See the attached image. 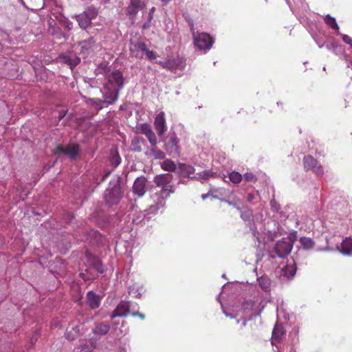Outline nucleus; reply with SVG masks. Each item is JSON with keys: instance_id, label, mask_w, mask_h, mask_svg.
Wrapping results in <instances>:
<instances>
[{"instance_id": "nucleus-1", "label": "nucleus", "mask_w": 352, "mask_h": 352, "mask_svg": "<svg viewBox=\"0 0 352 352\" xmlns=\"http://www.w3.org/2000/svg\"><path fill=\"white\" fill-rule=\"evenodd\" d=\"M188 23L190 30L192 32L195 45L201 50H210L214 42L212 38L208 34L205 32H195L194 23L192 21L188 19Z\"/></svg>"}, {"instance_id": "nucleus-2", "label": "nucleus", "mask_w": 352, "mask_h": 352, "mask_svg": "<svg viewBox=\"0 0 352 352\" xmlns=\"http://www.w3.org/2000/svg\"><path fill=\"white\" fill-rule=\"evenodd\" d=\"M164 149L172 157H179L181 153L179 139L175 133L170 134L164 142Z\"/></svg>"}, {"instance_id": "nucleus-3", "label": "nucleus", "mask_w": 352, "mask_h": 352, "mask_svg": "<svg viewBox=\"0 0 352 352\" xmlns=\"http://www.w3.org/2000/svg\"><path fill=\"white\" fill-rule=\"evenodd\" d=\"M123 195L121 186L117 184L113 187L105 190L104 199L109 206L117 205L120 203Z\"/></svg>"}, {"instance_id": "nucleus-4", "label": "nucleus", "mask_w": 352, "mask_h": 352, "mask_svg": "<svg viewBox=\"0 0 352 352\" xmlns=\"http://www.w3.org/2000/svg\"><path fill=\"white\" fill-rule=\"evenodd\" d=\"M303 166L306 171L311 170L318 176H322L324 174L322 166L316 158L310 155L304 157Z\"/></svg>"}, {"instance_id": "nucleus-5", "label": "nucleus", "mask_w": 352, "mask_h": 352, "mask_svg": "<svg viewBox=\"0 0 352 352\" xmlns=\"http://www.w3.org/2000/svg\"><path fill=\"white\" fill-rule=\"evenodd\" d=\"M255 331L256 324L251 320H245L239 330V335L243 340H252L255 337Z\"/></svg>"}, {"instance_id": "nucleus-6", "label": "nucleus", "mask_w": 352, "mask_h": 352, "mask_svg": "<svg viewBox=\"0 0 352 352\" xmlns=\"http://www.w3.org/2000/svg\"><path fill=\"white\" fill-rule=\"evenodd\" d=\"M107 83L105 85H109V87L118 89L120 91L124 86V77L122 73L120 70H116L109 74L107 77Z\"/></svg>"}, {"instance_id": "nucleus-7", "label": "nucleus", "mask_w": 352, "mask_h": 352, "mask_svg": "<svg viewBox=\"0 0 352 352\" xmlns=\"http://www.w3.org/2000/svg\"><path fill=\"white\" fill-rule=\"evenodd\" d=\"M83 324L84 322H81L78 320H73L67 327L65 336L67 340H75L80 334V332L83 329Z\"/></svg>"}, {"instance_id": "nucleus-8", "label": "nucleus", "mask_w": 352, "mask_h": 352, "mask_svg": "<svg viewBox=\"0 0 352 352\" xmlns=\"http://www.w3.org/2000/svg\"><path fill=\"white\" fill-rule=\"evenodd\" d=\"M80 148L79 145L69 144L66 147L62 145H58L56 148V154H65L67 155L72 160H76L79 155Z\"/></svg>"}, {"instance_id": "nucleus-9", "label": "nucleus", "mask_w": 352, "mask_h": 352, "mask_svg": "<svg viewBox=\"0 0 352 352\" xmlns=\"http://www.w3.org/2000/svg\"><path fill=\"white\" fill-rule=\"evenodd\" d=\"M293 248L290 242H287L285 239L278 241L274 247V252L280 258H285L288 256Z\"/></svg>"}, {"instance_id": "nucleus-10", "label": "nucleus", "mask_w": 352, "mask_h": 352, "mask_svg": "<svg viewBox=\"0 0 352 352\" xmlns=\"http://www.w3.org/2000/svg\"><path fill=\"white\" fill-rule=\"evenodd\" d=\"M154 126L160 137L164 136L167 130L166 123L165 113L164 111L160 112L155 118Z\"/></svg>"}, {"instance_id": "nucleus-11", "label": "nucleus", "mask_w": 352, "mask_h": 352, "mask_svg": "<svg viewBox=\"0 0 352 352\" xmlns=\"http://www.w3.org/2000/svg\"><path fill=\"white\" fill-rule=\"evenodd\" d=\"M91 14V16H89L86 12H84L76 16L78 25L82 29L85 30L91 25V19L97 16L98 11L93 8Z\"/></svg>"}, {"instance_id": "nucleus-12", "label": "nucleus", "mask_w": 352, "mask_h": 352, "mask_svg": "<svg viewBox=\"0 0 352 352\" xmlns=\"http://www.w3.org/2000/svg\"><path fill=\"white\" fill-rule=\"evenodd\" d=\"M147 179L141 176L135 179L132 189L133 192L138 197H142L146 193Z\"/></svg>"}, {"instance_id": "nucleus-13", "label": "nucleus", "mask_w": 352, "mask_h": 352, "mask_svg": "<svg viewBox=\"0 0 352 352\" xmlns=\"http://www.w3.org/2000/svg\"><path fill=\"white\" fill-rule=\"evenodd\" d=\"M105 92L103 94L104 103L108 104H114L118 99L120 91L118 89L109 87V85H104Z\"/></svg>"}, {"instance_id": "nucleus-14", "label": "nucleus", "mask_w": 352, "mask_h": 352, "mask_svg": "<svg viewBox=\"0 0 352 352\" xmlns=\"http://www.w3.org/2000/svg\"><path fill=\"white\" fill-rule=\"evenodd\" d=\"M140 133L144 134L148 139L152 146L157 144V139L155 133L153 132L151 126L148 124H143L140 126Z\"/></svg>"}, {"instance_id": "nucleus-15", "label": "nucleus", "mask_w": 352, "mask_h": 352, "mask_svg": "<svg viewBox=\"0 0 352 352\" xmlns=\"http://www.w3.org/2000/svg\"><path fill=\"white\" fill-rule=\"evenodd\" d=\"M130 310V303L129 301L122 300L116 307L111 314V318L116 317L126 316Z\"/></svg>"}, {"instance_id": "nucleus-16", "label": "nucleus", "mask_w": 352, "mask_h": 352, "mask_svg": "<svg viewBox=\"0 0 352 352\" xmlns=\"http://www.w3.org/2000/svg\"><path fill=\"white\" fill-rule=\"evenodd\" d=\"M146 48V45L141 41L131 42L130 43L131 54L136 58L142 59L143 58L142 52H144Z\"/></svg>"}, {"instance_id": "nucleus-17", "label": "nucleus", "mask_w": 352, "mask_h": 352, "mask_svg": "<svg viewBox=\"0 0 352 352\" xmlns=\"http://www.w3.org/2000/svg\"><path fill=\"white\" fill-rule=\"evenodd\" d=\"M173 176L171 174L163 173L157 175L154 177L153 182L157 187L164 188L168 186H172L170 184L173 180Z\"/></svg>"}, {"instance_id": "nucleus-18", "label": "nucleus", "mask_w": 352, "mask_h": 352, "mask_svg": "<svg viewBox=\"0 0 352 352\" xmlns=\"http://www.w3.org/2000/svg\"><path fill=\"white\" fill-rule=\"evenodd\" d=\"M145 7V3L142 0H130L129 5L126 10L130 16H135L138 12Z\"/></svg>"}, {"instance_id": "nucleus-19", "label": "nucleus", "mask_w": 352, "mask_h": 352, "mask_svg": "<svg viewBox=\"0 0 352 352\" xmlns=\"http://www.w3.org/2000/svg\"><path fill=\"white\" fill-rule=\"evenodd\" d=\"M285 335V330L281 324H276L272 336V344L273 345L281 342L283 336Z\"/></svg>"}, {"instance_id": "nucleus-20", "label": "nucleus", "mask_w": 352, "mask_h": 352, "mask_svg": "<svg viewBox=\"0 0 352 352\" xmlns=\"http://www.w3.org/2000/svg\"><path fill=\"white\" fill-rule=\"evenodd\" d=\"M296 272V266L294 261L287 263L280 272V276H284L287 280H291L295 276Z\"/></svg>"}, {"instance_id": "nucleus-21", "label": "nucleus", "mask_w": 352, "mask_h": 352, "mask_svg": "<svg viewBox=\"0 0 352 352\" xmlns=\"http://www.w3.org/2000/svg\"><path fill=\"white\" fill-rule=\"evenodd\" d=\"M95 43L96 41L94 37H90L87 40L80 42L79 45L81 47V53L86 55L89 54V52L93 50Z\"/></svg>"}, {"instance_id": "nucleus-22", "label": "nucleus", "mask_w": 352, "mask_h": 352, "mask_svg": "<svg viewBox=\"0 0 352 352\" xmlns=\"http://www.w3.org/2000/svg\"><path fill=\"white\" fill-rule=\"evenodd\" d=\"M340 251L342 254L347 256L352 255V239L346 238L341 243Z\"/></svg>"}, {"instance_id": "nucleus-23", "label": "nucleus", "mask_w": 352, "mask_h": 352, "mask_svg": "<svg viewBox=\"0 0 352 352\" xmlns=\"http://www.w3.org/2000/svg\"><path fill=\"white\" fill-rule=\"evenodd\" d=\"M87 304L92 309L98 308L100 306V302L98 295L93 292H89L87 294Z\"/></svg>"}, {"instance_id": "nucleus-24", "label": "nucleus", "mask_w": 352, "mask_h": 352, "mask_svg": "<svg viewBox=\"0 0 352 352\" xmlns=\"http://www.w3.org/2000/svg\"><path fill=\"white\" fill-rule=\"evenodd\" d=\"M178 172L184 176H190L195 173V169L190 165H187L184 163H179L178 165Z\"/></svg>"}, {"instance_id": "nucleus-25", "label": "nucleus", "mask_w": 352, "mask_h": 352, "mask_svg": "<svg viewBox=\"0 0 352 352\" xmlns=\"http://www.w3.org/2000/svg\"><path fill=\"white\" fill-rule=\"evenodd\" d=\"M109 330L110 326L108 324L101 322L96 324L93 332L94 334L103 336L106 335Z\"/></svg>"}, {"instance_id": "nucleus-26", "label": "nucleus", "mask_w": 352, "mask_h": 352, "mask_svg": "<svg viewBox=\"0 0 352 352\" xmlns=\"http://www.w3.org/2000/svg\"><path fill=\"white\" fill-rule=\"evenodd\" d=\"M161 168L168 172H176L177 168L175 163L170 159H166L161 163Z\"/></svg>"}, {"instance_id": "nucleus-27", "label": "nucleus", "mask_w": 352, "mask_h": 352, "mask_svg": "<svg viewBox=\"0 0 352 352\" xmlns=\"http://www.w3.org/2000/svg\"><path fill=\"white\" fill-rule=\"evenodd\" d=\"M258 285L261 288L265 291L268 292L270 290L271 287V280L267 276H263L258 278Z\"/></svg>"}, {"instance_id": "nucleus-28", "label": "nucleus", "mask_w": 352, "mask_h": 352, "mask_svg": "<svg viewBox=\"0 0 352 352\" xmlns=\"http://www.w3.org/2000/svg\"><path fill=\"white\" fill-rule=\"evenodd\" d=\"M324 21L325 23L327 25H328L333 30H335L337 31L339 30V27H338L337 22L336 21V19L334 17L330 16L329 14H327L324 17Z\"/></svg>"}, {"instance_id": "nucleus-29", "label": "nucleus", "mask_w": 352, "mask_h": 352, "mask_svg": "<svg viewBox=\"0 0 352 352\" xmlns=\"http://www.w3.org/2000/svg\"><path fill=\"white\" fill-rule=\"evenodd\" d=\"M229 179L233 184H238L242 181L243 177L241 173L234 170L229 174Z\"/></svg>"}, {"instance_id": "nucleus-30", "label": "nucleus", "mask_w": 352, "mask_h": 352, "mask_svg": "<svg viewBox=\"0 0 352 352\" xmlns=\"http://www.w3.org/2000/svg\"><path fill=\"white\" fill-rule=\"evenodd\" d=\"M300 242L302 247L306 250H310L314 245V241L311 239L305 236L301 237L300 239Z\"/></svg>"}, {"instance_id": "nucleus-31", "label": "nucleus", "mask_w": 352, "mask_h": 352, "mask_svg": "<svg viewBox=\"0 0 352 352\" xmlns=\"http://www.w3.org/2000/svg\"><path fill=\"white\" fill-rule=\"evenodd\" d=\"M94 348L92 344L82 343L79 346L75 348L74 352H92Z\"/></svg>"}, {"instance_id": "nucleus-32", "label": "nucleus", "mask_w": 352, "mask_h": 352, "mask_svg": "<svg viewBox=\"0 0 352 352\" xmlns=\"http://www.w3.org/2000/svg\"><path fill=\"white\" fill-rule=\"evenodd\" d=\"M151 153H152L155 160H163L165 158L166 156L165 153L162 151L157 149L156 146H152L151 149Z\"/></svg>"}, {"instance_id": "nucleus-33", "label": "nucleus", "mask_w": 352, "mask_h": 352, "mask_svg": "<svg viewBox=\"0 0 352 352\" xmlns=\"http://www.w3.org/2000/svg\"><path fill=\"white\" fill-rule=\"evenodd\" d=\"M217 175V173L212 172L210 170H204L199 173V177L204 180H207L210 178H214Z\"/></svg>"}, {"instance_id": "nucleus-34", "label": "nucleus", "mask_w": 352, "mask_h": 352, "mask_svg": "<svg viewBox=\"0 0 352 352\" xmlns=\"http://www.w3.org/2000/svg\"><path fill=\"white\" fill-rule=\"evenodd\" d=\"M64 61L68 64L71 67L76 66L80 63V58L77 56H65Z\"/></svg>"}, {"instance_id": "nucleus-35", "label": "nucleus", "mask_w": 352, "mask_h": 352, "mask_svg": "<svg viewBox=\"0 0 352 352\" xmlns=\"http://www.w3.org/2000/svg\"><path fill=\"white\" fill-rule=\"evenodd\" d=\"M175 192V188L173 185L165 186L161 188L160 192L165 198H168L170 195Z\"/></svg>"}, {"instance_id": "nucleus-36", "label": "nucleus", "mask_w": 352, "mask_h": 352, "mask_svg": "<svg viewBox=\"0 0 352 352\" xmlns=\"http://www.w3.org/2000/svg\"><path fill=\"white\" fill-rule=\"evenodd\" d=\"M144 140L140 139V138H135L132 141V146H133V151L135 152H140L142 151V147L140 145V143H143Z\"/></svg>"}, {"instance_id": "nucleus-37", "label": "nucleus", "mask_w": 352, "mask_h": 352, "mask_svg": "<svg viewBox=\"0 0 352 352\" xmlns=\"http://www.w3.org/2000/svg\"><path fill=\"white\" fill-rule=\"evenodd\" d=\"M244 180L247 182H256L257 180V178L253 173H246L244 175Z\"/></svg>"}, {"instance_id": "nucleus-38", "label": "nucleus", "mask_w": 352, "mask_h": 352, "mask_svg": "<svg viewBox=\"0 0 352 352\" xmlns=\"http://www.w3.org/2000/svg\"><path fill=\"white\" fill-rule=\"evenodd\" d=\"M111 164L115 167L118 166L120 163V157L118 155H113L111 157Z\"/></svg>"}, {"instance_id": "nucleus-39", "label": "nucleus", "mask_w": 352, "mask_h": 352, "mask_svg": "<svg viewBox=\"0 0 352 352\" xmlns=\"http://www.w3.org/2000/svg\"><path fill=\"white\" fill-rule=\"evenodd\" d=\"M94 268H96V270L100 273H102L104 271V267L100 260L96 261L94 263Z\"/></svg>"}, {"instance_id": "nucleus-40", "label": "nucleus", "mask_w": 352, "mask_h": 352, "mask_svg": "<svg viewBox=\"0 0 352 352\" xmlns=\"http://www.w3.org/2000/svg\"><path fill=\"white\" fill-rule=\"evenodd\" d=\"M144 52L146 53V55L149 60H154L157 57L155 53L152 50H148L147 47L146 48Z\"/></svg>"}, {"instance_id": "nucleus-41", "label": "nucleus", "mask_w": 352, "mask_h": 352, "mask_svg": "<svg viewBox=\"0 0 352 352\" xmlns=\"http://www.w3.org/2000/svg\"><path fill=\"white\" fill-rule=\"evenodd\" d=\"M342 41L346 43L349 44L351 47H352V38L346 34L342 35Z\"/></svg>"}, {"instance_id": "nucleus-42", "label": "nucleus", "mask_w": 352, "mask_h": 352, "mask_svg": "<svg viewBox=\"0 0 352 352\" xmlns=\"http://www.w3.org/2000/svg\"><path fill=\"white\" fill-rule=\"evenodd\" d=\"M296 232H294V233H292L289 234V237H288V241H287V242H290L292 243V245L294 244V241L296 240Z\"/></svg>"}, {"instance_id": "nucleus-43", "label": "nucleus", "mask_w": 352, "mask_h": 352, "mask_svg": "<svg viewBox=\"0 0 352 352\" xmlns=\"http://www.w3.org/2000/svg\"><path fill=\"white\" fill-rule=\"evenodd\" d=\"M155 11V7H152L151 9H150V11H149V13H148V21L149 22L151 21V20L153 19V14Z\"/></svg>"}, {"instance_id": "nucleus-44", "label": "nucleus", "mask_w": 352, "mask_h": 352, "mask_svg": "<svg viewBox=\"0 0 352 352\" xmlns=\"http://www.w3.org/2000/svg\"><path fill=\"white\" fill-rule=\"evenodd\" d=\"M131 315H132L133 317H139L141 320H144V318H145V316H144L143 314H142V313H140V312H138V311H137V312H133V313L131 314Z\"/></svg>"}, {"instance_id": "nucleus-45", "label": "nucleus", "mask_w": 352, "mask_h": 352, "mask_svg": "<svg viewBox=\"0 0 352 352\" xmlns=\"http://www.w3.org/2000/svg\"><path fill=\"white\" fill-rule=\"evenodd\" d=\"M67 113V111H59L58 112V118L59 120H62L66 115Z\"/></svg>"}, {"instance_id": "nucleus-46", "label": "nucleus", "mask_w": 352, "mask_h": 352, "mask_svg": "<svg viewBox=\"0 0 352 352\" xmlns=\"http://www.w3.org/2000/svg\"><path fill=\"white\" fill-rule=\"evenodd\" d=\"M254 198H255L254 195H253L252 193H250V194L248 195L247 200L249 202H252L254 200Z\"/></svg>"}, {"instance_id": "nucleus-47", "label": "nucleus", "mask_w": 352, "mask_h": 352, "mask_svg": "<svg viewBox=\"0 0 352 352\" xmlns=\"http://www.w3.org/2000/svg\"><path fill=\"white\" fill-rule=\"evenodd\" d=\"M169 64L170 63H164L162 64V66L164 68L170 69V67L168 66Z\"/></svg>"}, {"instance_id": "nucleus-48", "label": "nucleus", "mask_w": 352, "mask_h": 352, "mask_svg": "<svg viewBox=\"0 0 352 352\" xmlns=\"http://www.w3.org/2000/svg\"><path fill=\"white\" fill-rule=\"evenodd\" d=\"M111 174V172H108L107 173L102 177V181H104L106 179V178Z\"/></svg>"}, {"instance_id": "nucleus-49", "label": "nucleus", "mask_w": 352, "mask_h": 352, "mask_svg": "<svg viewBox=\"0 0 352 352\" xmlns=\"http://www.w3.org/2000/svg\"><path fill=\"white\" fill-rule=\"evenodd\" d=\"M209 195L208 194H203L201 195V198L205 200L206 199H207Z\"/></svg>"}]
</instances>
